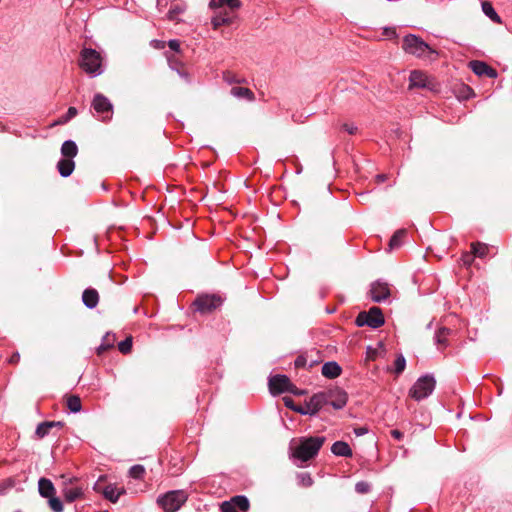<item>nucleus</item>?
I'll return each instance as SVG.
<instances>
[{"mask_svg": "<svg viewBox=\"0 0 512 512\" xmlns=\"http://www.w3.org/2000/svg\"><path fill=\"white\" fill-rule=\"evenodd\" d=\"M292 405H293L294 407H305V404H304V405H300V404L295 405V404H294V402L292 403Z\"/></svg>", "mask_w": 512, "mask_h": 512, "instance_id": "052dcab7", "label": "nucleus"}, {"mask_svg": "<svg viewBox=\"0 0 512 512\" xmlns=\"http://www.w3.org/2000/svg\"><path fill=\"white\" fill-rule=\"evenodd\" d=\"M403 50L411 55L421 59L434 60L438 53L431 48L425 41L415 34L404 36L402 41Z\"/></svg>", "mask_w": 512, "mask_h": 512, "instance_id": "f03ea898", "label": "nucleus"}, {"mask_svg": "<svg viewBox=\"0 0 512 512\" xmlns=\"http://www.w3.org/2000/svg\"><path fill=\"white\" fill-rule=\"evenodd\" d=\"M222 303L223 299L219 295L207 294L198 296L193 305L195 307V311L200 312L201 314H206L220 307Z\"/></svg>", "mask_w": 512, "mask_h": 512, "instance_id": "6e6552de", "label": "nucleus"}, {"mask_svg": "<svg viewBox=\"0 0 512 512\" xmlns=\"http://www.w3.org/2000/svg\"><path fill=\"white\" fill-rule=\"evenodd\" d=\"M49 507L53 512H63V503L60 498L54 495L48 498Z\"/></svg>", "mask_w": 512, "mask_h": 512, "instance_id": "72a5a7b5", "label": "nucleus"}, {"mask_svg": "<svg viewBox=\"0 0 512 512\" xmlns=\"http://www.w3.org/2000/svg\"><path fill=\"white\" fill-rule=\"evenodd\" d=\"M371 486L366 481H359L355 484V491L359 494H366L370 491Z\"/></svg>", "mask_w": 512, "mask_h": 512, "instance_id": "4c0bfd02", "label": "nucleus"}, {"mask_svg": "<svg viewBox=\"0 0 512 512\" xmlns=\"http://www.w3.org/2000/svg\"><path fill=\"white\" fill-rule=\"evenodd\" d=\"M469 67L478 76H486L488 78L494 79L498 75L494 68L483 61L473 60L469 63Z\"/></svg>", "mask_w": 512, "mask_h": 512, "instance_id": "ddd939ff", "label": "nucleus"}, {"mask_svg": "<svg viewBox=\"0 0 512 512\" xmlns=\"http://www.w3.org/2000/svg\"><path fill=\"white\" fill-rule=\"evenodd\" d=\"M113 344L112 343H102L98 348H97V352L98 354H101L102 352L106 351L107 349H109L110 347H112Z\"/></svg>", "mask_w": 512, "mask_h": 512, "instance_id": "8fccbe9b", "label": "nucleus"}, {"mask_svg": "<svg viewBox=\"0 0 512 512\" xmlns=\"http://www.w3.org/2000/svg\"><path fill=\"white\" fill-rule=\"evenodd\" d=\"M54 425H55V421H46V422L40 423L36 428V435L39 438L45 437L46 435L49 434L50 429L52 427H54Z\"/></svg>", "mask_w": 512, "mask_h": 512, "instance_id": "2f4dec72", "label": "nucleus"}, {"mask_svg": "<svg viewBox=\"0 0 512 512\" xmlns=\"http://www.w3.org/2000/svg\"><path fill=\"white\" fill-rule=\"evenodd\" d=\"M124 491L122 489H118L116 486L114 485H107L105 486V488L103 489L102 493L104 495V497L108 500H110L111 502L115 503L118 501L120 495L123 493Z\"/></svg>", "mask_w": 512, "mask_h": 512, "instance_id": "b1692460", "label": "nucleus"}, {"mask_svg": "<svg viewBox=\"0 0 512 512\" xmlns=\"http://www.w3.org/2000/svg\"><path fill=\"white\" fill-rule=\"evenodd\" d=\"M109 337H110V334H109V333H107V334L104 336L103 341H108V340H109Z\"/></svg>", "mask_w": 512, "mask_h": 512, "instance_id": "bf43d9fd", "label": "nucleus"}, {"mask_svg": "<svg viewBox=\"0 0 512 512\" xmlns=\"http://www.w3.org/2000/svg\"><path fill=\"white\" fill-rule=\"evenodd\" d=\"M177 73L180 77L184 78L186 81H189V74L184 70H177Z\"/></svg>", "mask_w": 512, "mask_h": 512, "instance_id": "5fc2aeb1", "label": "nucleus"}, {"mask_svg": "<svg viewBox=\"0 0 512 512\" xmlns=\"http://www.w3.org/2000/svg\"><path fill=\"white\" fill-rule=\"evenodd\" d=\"M212 25L215 29L222 25H229L233 22V18L228 14H219L212 18Z\"/></svg>", "mask_w": 512, "mask_h": 512, "instance_id": "c756f323", "label": "nucleus"}, {"mask_svg": "<svg viewBox=\"0 0 512 512\" xmlns=\"http://www.w3.org/2000/svg\"><path fill=\"white\" fill-rule=\"evenodd\" d=\"M77 115V109L75 107H69L65 116H63L61 123L68 122L70 119Z\"/></svg>", "mask_w": 512, "mask_h": 512, "instance_id": "a19ab883", "label": "nucleus"}, {"mask_svg": "<svg viewBox=\"0 0 512 512\" xmlns=\"http://www.w3.org/2000/svg\"><path fill=\"white\" fill-rule=\"evenodd\" d=\"M187 494L183 490H173L159 496L157 503L165 512H176L187 501Z\"/></svg>", "mask_w": 512, "mask_h": 512, "instance_id": "423d86ee", "label": "nucleus"}, {"mask_svg": "<svg viewBox=\"0 0 512 512\" xmlns=\"http://www.w3.org/2000/svg\"><path fill=\"white\" fill-rule=\"evenodd\" d=\"M118 349L123 354L129 353L131 351V349H132V338L131 337H127L123 341L119 342L118 343Z\"/></svg>", "mask_w": 512, "mask_h": 512, "instance_id": "c9c22d12", "label": "nucleus"}, {"mask_svg": "<svg viewBox=\"0 0 512 512\" xmlns=\"http://www.w3.org/2000/svg\"><path fill=\"white\" fill-rule=\"evenodd\" d=\"M391 436L396 440H401L403 438V433L397 429L391 431Z\"/></svg>", "mask_w": 512, "mask_h": 512, "instance_id": "3c124183", "label": "nucleus"}, {"mask_svg": "<svg viewBox=\"0 0 512 512\" xmlns=\"http://www.w3.org/2000/svg\"><path fill=\"white\" fill-rule=\"evenodd\" d=\"M92 107L99 114L102 121L110 120L113 114V105L110 100L101 93L95 94Z\"/></svg>", "mask_w": 512, "mask_h": 512, "instance_id": "1a4fd4ad", "label": "nucleus"}, {"mask_svg": "<svg viewBox=\"0 0 512 512\" xmlns=\"http://www.w3.org/2000/svg\"><path fill=\"white\" fill-rule=\"evenodd\" d=\"M331 452L335 456H340V457H351L352 456V449L350 448L349 444L344 441L334 442L331 447Z\"/></svg>", "mask_w": 512, "mask_h": 512, "instance_id": "6ab92c4d", "label": "nucleus"}, {"mask_svg": "<svg viewBox=\"0 0 512 512\" xmlns=\"http://www.w3.org/2000/svg\"><path fill=\"white\" fill-rule=\"evenodd\" d=\"M284 404L286 407L292 409L301 415H316L318 411L325 405L328 404V396L325 392H319L314 394L309 401L305 403V407H294L292 405L293 399L290 397H284Z\"/></svg>", "mask_w": 512, "mask_h": 512, "instance_id": "20e7f679", "label": "nucleus"}, {"mask_svg": "<svg viewBox=\"0 0 512 512\" xmlns=\"http://www.w3.org/2000/svg\"><path fill=\"white\" fill-rule=\"evenodd\" d=\"M78 153L77 144L73 140H66L61 146V154L65 158L73 159Z\"/></svg>", "mask_w": 512, "mask_h": 512, "instance_id": "5701e85b", "label": "nucleus"}, {"mask_svg": "<svg viewBox=\"0 0 512 512\" xmlns=\"http://www.w3.org/2000/svg\"><path fill=\"white\" fill-rule=\"evenodd\" d=\"M290 393H293L295 395H301L303 394V391L298 390L296 387L293 388V391H289Z\"/></svg>", "mask_w": 512, "mask_h": 512, "instance_id": "13d9d810", "label": "nucleus"}, {"mask_svg": "<svg viewBox=\"0 0 512 512\" xmlns=\"http://www.w3.org/2000/svg\"><path fill=\"white\" fill-rule=\"evenodd\" d=\"M222 6L229 7L232 11L237 10L241 7L240 0H211V8H219Z\"/></svg>", "mask_w": 512, "mask_h": 512, "instance_id": "a878e982", "label": "nucleus"}, {"mask_svg": "<svg viewBox=\"0 0 512 512\" xmlns=\"http://www.w3.org/2000/svg\"><path fill=\"white\" fill-rule=\"evenodd\" d=\"M306 365V358L304 356H298L295 360V366L297 368L304 367Z\"/></svg>", "mask_w": 512, "mask_h": 512, "instance_id": "de8ad7c7", "label": "nucleus"}, {"mask_svg": "<svg viewBox=\"0 0 512 512\" xmlns=\"http://www.w3.org/2000/svg\"><path fill=\"white\" fill-rule=\"evenodd\" d=\"M57 169L62 177H69L75 169V162L73 159L63 157L58 161Z\"/></svg>", "mask_w": 512, "mask_h": 512, "instance_id": "f3484780", "label": "nucleus"}, {"mask_svg": "<svg viewBox=\"0 0 512 512\" xmlns=\"http://www.w3.org/2000/svg\"><path fill=\"white\" fill-rule=\"evenodd\" d=\"M231 95L238 99H245L249 102L255 100L254 93L246 87H233L230 91Z\"/></svg>", "mask_w": 512, "mask_h": 512, "instance_id": "4be33fe9", "label": "nucleus"}, {"mask_svg": "<svg viewBox=\"0 0 512 512\" xmlns=\"http://www.w3.org/2000/svg\"><path fill=\"white\" fill-rule=\"evenodd\" d=\"M82 302L88 309H93L98 305L99 294L94 288H87L83 291Z\"/></svg>", "mask_w": 512, "mask_h": 512, "instance_id": "dca6fc26", "label": "nucleus"}, {"mask_svg": "<svg viewBox=\"0 0 512 512\" xmlns=\"http://www.w3.org/2000/svg\"><path fill=\"white\" fill-rule=\"evenodd\" d=\"M406 235L405 229L397 230L390 239L389 246L390 248H397L401 245L403 237Z\"/></svg>", "mask_w": 512, "mask_h": 512, "instance_id": "473e14b6", "label": "nucleus"}, {"mask_svg": "<svg viewBox=\"0 0 512 512\" xmlns=\"http://www.w3.org/2000/svg\"><path fill=\"white\" fill-rule=\"evenodd\" d=\"M55 426H56V427L62 426V423H61V422H55L54 427H55Z\"/></svg>", "mask_w": 512, "mask_h": 512, "instance_id": "680f3d73", "label": "nucleus"}, {"mask_svg": "<svg viewBox=\"0 0 512 512\" xmlns=\"http://www.w3.org/2000/svg\"><path fill=\"white\" fill-rule=\"evenodd\" d=\"M103 58L101 54L93 48H83L80 52L79 66L91 77H97L104 72Z\"/></svg>", "mask_w": 512, "mask_h": 512, "instance_id": "7ed1b4c3", "label": "nucleus"}, {"mask_svg": "<svg viewBox=\"0 0 512 512\" xmlns=\"http://www.w3.org/2000/svg\"><path fill=\"white\" fill-rule=\"evenodd\" d=\"M474 255H473V252H465L462 254L461 256V262H462V265L465 266V267H470L471 264L473 263L474 261Z\"/></svg>", "mask_w": 512, "mask_h": 512, "instance_id": "58836bf2", "label": "nucleus"}, {"mask_svg": "<svg viewBox=\"0 0 512 512\" xmlns=\"http://www.w3.org/2000/svg\"><path fill=\"white\" fill-rule=\"evenodd\" d=\"M236 510L247 512L250 508L249 500L244 495H236L230 499Z\"/></svg>", "mask_w": 512, "mask_h": 512, "instance_id": "393cba45", "label": "nucleus"}, {"mask_svg": "<svg viewBox=\"0 0 512 512\" xmlns=\"http://www.w3.org/2000/svg\"><path fill=\"white\" fill-rule=\"evenodd\" d=\"M223 79L225 82H227L228 84H233V83H241L242 80L237 78L236 76L232 75L230 72H225L223 74Z\"/></svg>", "mask_w": 512, "mask_h": 512, "instance_id": "79ce46f5", "label": "nucleus"}, {"mask_svg": "<svg viewBox=\"0 0 512 512\" xmlns=\"http://www.w3.org/2000/svg\"><path fill=\"white\" fill-rule=\"evenodd\" d=\"M129 473L131 477L141 479L145 474V468L142 465H134L130 468Z\"/></svg>", "mask_w": 512, "mask_h": 512, "instance_id": "e433bc0d", "label": "nucleus"}, {"mask_svg": "<svg viewBox=\"0 0 512 512\" xmlns=\"http://www.w3.org/2000/svg\"><path fill=\"white\" fill-rule=\"evenodd\" d=\"M375 179L378 183H382L387 179V175L386 174H378V175H376Z\"/></svg>", "mask_w": 512, "mask_h": 512, "instance_id": "6e6d98bb", "label": "nucleus"}, {"mask_svg": "<svg viewBox=\"0 0 512 512\" xmlns=\"http://www.w3.org/2000/svg\"><path fill=\"white\" fill-rule=\"evenodd\" d=\"M168 64L169 67L176 72L182 67V63L174 57H168Z\"/></svg>", "mask_w": 512, "mask_h": 512, "instance_id": "c03bdc74", "label": "nucleus"}, {"mask_svg": "<svg viewBox=\"0 0 512 512\" xmlns=\"http://www.w3.org/2000/svg\"><path fill=\"white\" fill-rule=\"evenodd\" d=\"M322 375L329 379H334L341 374V367L335 361H329L322 366Z\"/></svg>", "mask_w": 512, "mask_h": 512, "instance_id": "a211bd4d", "label": "nucleus"}, {"mask_svg": "<svg viewBox=\"0 0 512 512\" xmlns=\"http://www.w3.org/2000/svg\"><path fill=\"white\" fill-rule=\"evenodd\" d=\"M427 88L432 89L433 84L429 77L422 71L414 70L409 76V89Z\"/></svg>", "mask_w": 512, "mask_h": 512, "instance_id": "9b49d317", "label": "nucleus"}, {"mask_svg": "<svg viewBox=\"0 0 512 512\" xmlns=\"http://www.w3.org/2000/svg\"><path fill=\"white\" fill-rule=\"evenodd\" d=\"M384 316L379 307H372L368 312H360L355 320L358 327L368 326L373 329H377L384 324Z\"/></svg>", "mask_w": 512, "mask_h": 512, "instance_id": "0eeeda50", "label": "nucleus"}, {"mask_svg": "<svg viewBox=\"0 0 512 512\" xmlns=\"http://www.w3.org/2000/svg\"><path fill=\"white\" fill-rule=\"evenodd\" d=\"M324 436L300 437L292 450V456L301 462L314 458L325 442Z\"/></svg>", "mask_w": 512, "mask_h": 512, "instance_id": "f257e3e1", "label": "nucleus"}, {"mask_svg": "<svg viewBox=\"0 0 512 512\" xmlns=\"http://www.w3.org/2000/svg\"><path fill=\"white\" fill-rule=\"evenodd\" d=\"M436 386V380L432 374L419 377L409 390V396L415 401H421L429 397Z\"/></svg>", "mask_w": 512, "mask_h": 512, "instance_id": "39448f33", "label": "nucleus"}, {"mask_svg": "<svg viewBox=\"0 0 512 512\" xmlns=\"http://www.w3.org/2000/svg\"><path fill=\"white\" fill-rule=\"evenodd\" d=\"M327 396L329 399L328 404H330L336 410L342 409L347 404L348 395L342 389L337 388L330 390L327 393Z\"/></svg>", "mask_w": 512, "mask_h": 512, "instance_id": "4468645a", "label": "nucleus"}, {"mask_svg": "<svg viewBox=\"0 0 512 512\" xmlns=\"http://www.w3.org/2000/svg\"><path fill=\"white\" fill-rule=\"evenodd\" d=\"M185 10H186L185 4H183V3L175 4V5L171 6V8L169 9L167 17L169 20L175 21V20H177V16L179 14L184 13Z\"/></svg>", "mask_w": 512, "mask_h": 512, "instance_id": "7c9ffc66", "label": "nucleus"}, {"mask_svg": "<svg viewBox=\"0 0 512 512\" xmlns=\"http://www.w3.org/2000/svg\"><path fill=\"white\" fill-rule=\"evenodd\" d=\"M269 390L272 395H279L287 391H293L295 385L284 374H277L269 378Z\"/></svg>", "mask_w": 512, "mask_h": 512, "instance_id": "9d476101", "label": "nucleus"}, {"mask_svg": "<svg viewBox=\"0 0 512 512\" xmlns=\"http://www.w3.org/2000/svg\"><path fill=\"white\" fill-rule=\"evenodd\" d=\"M354 433L356 436H363L368 433V428L362 426L354 429Z\"/></svg>", "mask_w": 512, "mask_h": 512, "instance_id": "09e8293b", "label": "nucleus"}, {"mask_svg": "<svg viewBox=\"0 0 512 512\" xmlns=\"http://www.w3.org/2000/svg\"><path fill=\"white\" fill-rule=\"evenodd\" d=\"M342 129L344 131H346L350 135H354L357 132V130H358L357 126H355L353 123H350V124L349 123H345V124H343L342 125Z\"/></svg>", "mask_w": 512, "mask_h": 512, "instance_id": "a18cd8bd", "label": "nucleus"}, {"mask_svg": "<svg viewBox=\"0 0 512 512\" xmlns=\"http://www.w3.org/2000/svg\"><path fill=\"white\" fill-rule=\"evenodd\" d=\"M167 5V0H157V6L159 8L165 7Z\"/></svg>", "mask_w": 512, "mask_h": 512, "instance_id": "4d7b16f0", "label": "nucleus"}, {"mask_svg": "<svg viewBox=\"0 0 512 512\" xmlns=\"http://www.w3.org/2000/svg\"><path fill=\"white\" fill-rule=\"evenodd\" d=\"M38 490L42 497L49 498L55 494L53 483L46 478H41L38 482Z\"/></svg>", "mask_w": 512, "mask_h": 512, "instance_id": "412c9836", "label": "nucleus"}, {"mask_svg": "<svg viewBox=\"0 0 512 512\" xmlns=\"http://www.w3.org/2000/svg\"><path fill=\"white\" fill-rule=\"evenodd\" d=\"M20 360V354L18 352H15L14 354H12V356L10 357L9 359V363L11 364H16L18 363Z\"/></svg>", "mask_w": 512, "mask_h": 512, "instance_id": "603ef678", "label": "nucleus"}, {"mask_svg": "<svg viewBox=\"0 0 512 512\" xmlns=\"http://www.w3.org/2000/svg\"><path fill=\"white\" fill-rule=\"evenodd\" d=\"M471 250L474 257L484 258L488 253L489 247L485 243L475 242L471 244Z\"/></svg>", "mask_w": 512, "mask_h": 512, "instance_id": "c85d7f7f", "label": "nucleus"}, {"mask_svg": "<svg viewBox=\"0 0 512 512\" xmlns=\"http://www.w3.org/2000/svg\"><path fill=\"white\" fill-rule=\"evenodd\" d=\"M168 47L175 52H179L180 51V42L176 39L169 40Z\"/></svg>", "mask_w": 512, "mask_h": 512, "instance_id": "49530a36", "label": "nucleus"}, {"mask_svg": "<svg viewBox=\"0 0 512 512\" xmlns=\"http://www.w3.org/2000/svg\"><path fill=\"white\" fill-rule=\"evenodd\" d=\"M151 44L154 48H157V49H160V48H163L164 47V42L162 41H159V40H152L151 41Z\"/></svg>", "mask_w": 512, "mask_h": 512, "instance_id": "864d4df0", "label": "nucleus"}, {"mask_svg": "<svg viewBox=\"0 0 512 512\" xmlns=\"http://www.w3.org/2000/svg\"><path fill=\"white\" fill-rule=\"evenodd\" d=\"M394 366H395L394 371L396 374H400L404 371V369L406 367V359L402 354H400L396 357Z\"/></svg>", "mask_w": 512, "mask_h": 512, "instance_id": "f704fd0d", "label": "nucleus"}, {"mask_svg": "<svg viewBox=\"0 0 512 512\" xmlns=\"http://www.w3.org/2000/svg\"><path fill=\"white\" fill-rule=\"evenodd\" d=\"M451 330L446 327H441L437 330L434 336V340L439 349H444L448 346V336L451 334Z\"/></svg>", "mask_w": 512, "mask_h": 512, "instance_id": "aec40b11", "label": "nucleus"}, {"mask_svg": "<svg viewBox=\"0 0 512 512\" xmlns=\"http://www.w3.org/2000/svg\"><path fill=\"white\" fill-rule=\"evenodd\" d=\"M298 479L301 485L309 487L313 484V479L308 473H301L298 475Z\"/></svg>", "mask_w": 512, "mask_h": 512, "instance_id": "ea45409f", "label": "nucleus"}, {"mask_svg": "<svg viewBox=\"0 0 512 512\" xmlns=\"http://www.w3.org/2000/svg\"><path fill=\"white\" fill-rule=\"evenodd\" d=\"M482 11L483 13L490 18L494 23L500 24L501 18L489 2H483L482 3Z\"/></svg>", "mask_w": 512, "mask_h": 512, "instance_id": "bb28decb", "label": "nucleus"}, {"mask_svg": "<svg viewBox=\"0 0 512 512\" xmlns=\"http://www.w3.org/2000/svg\"><path fill=\"white\" fill-rule=\"evenodd\" d=\"M63 497L65 501L71 503L74 502L77 499H80L83 497V488L80 486H72L65 484L63 490H62Z\"/></svg>", "mask_w": 512, "mask_h": 512, "instance_id": "2eb2a0df", "label": "nucleus"}, {"mask_svg": "<svg viewBox=\"0 0 512 512\" xmlns=\"http://www.w3.org/2000/svg\"><path fill=\"white\" fill-rule=\"evenodd\" d=\"M220 510L221 512H237L230 500L222 502Z\"/></svg>", "mask_w": 512, "mask_h": 512, "instance_id": "37998d69", "label": "nucleus"}, {"mask_svg": "<svg viewBox=\"0 0 512 512\" xmlns=\"http://www.w3.org/2000/svg\"><path fill=\"white\" fill-rule=\"evenodd\" d=\"M371 299L374 302L381 303L390 296V289L387 283L376 281L370 288Z\"/></svg>", "mask_w": 512, "mask_h": 512, "instance_id": "f8f14e48", "label": "nucleus"}, {"mask_svg": "<svg viewBox=\"0 0 512 512\" xmlns=\"http://www.w3.org/2000/svg\"><path fill=\"white\" fill-rule=\"evenodd\" d=\"M66 405H67V408L72 413H78L82 409L81 399L77 395L68 396L67 400H66Z\"/></svg>", "mask_w": 512, "mask_h": 512, "instance_id": "cd10ccee", "label": "nucleus"}]
</instances>
